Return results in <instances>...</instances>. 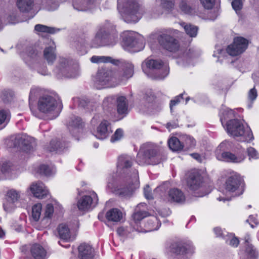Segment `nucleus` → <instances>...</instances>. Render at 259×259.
<instances>
[{"mask_svg": "<svg viewBox=\"0 0 259 259\" xmlns=\"http://www.w3.org/2000/svg\"><path fill=\"white\" fill-rule=\"evenodd\" d=\"M136 161L139 165H155L161 162V158L155 146L146 143L141 146L137 154Z\"/></svg>", "mask_w": 259, "mask_h": 259, "instance_id": "nucleus-1", "label": "nucleus"}, {"mask_svg": "<svg viewBox=\"0 0 259 259\" xmlns=\"http://www.w3.org/2000/svg\"><path fill=\"white\" fill-rule=\"evenodd\" d=\"M118 8H122V16L128 23L137 22L142 17V12L136 0H118Z\"/></svg>", "mask_w": 259, "mask_h": 259, "instance_id": "nucleus-2", "label": "nucleus"}, {"mask_svg": "<svg viewBox=\"0 0 259 259\" xmlns=\"http://www.w3.org/2000/svg\"><path fill=\"white\" fill-rule=\"evenodd\" d=\"M226 130L229 134L240 142H248L253 139L250 128L248 127L245 128L238 119L229 120L227 123Z\"/></svg>", "mask_w": 259, "mask_h": 259, "instance_id": "nucleus-3", "label": "nucleus"}, {"mask_svg": "<svg viewBox=\"0 0 259 259\" xmlns=\"http://www.w3.org/2000/svg\"><path fill=\"white\" fill-rule=\"evenodd\" d=\"M131 178H124V185L115 187L112 192L116 195L121 197H130L135 189L139 187V172L137 169L133 170Z\"/></svg>", "mask_w": 259, "mask_h": 259, "instance_id": "nucleus-4", "label": "nucleus"}, {"mask_svg": "<svg viewBox=\"0 0 259 259\" xmlns=\"http://www.w3.org/2000/svg\"><path fill=\"white\" fill-rule=\"evenodd\" d=\"M58 102L56 99L52 96L45 95L40 97L37 101V109L40 112L53 115L56 117L58 115L56 109Z\"/></svg>", "mask_w": 259, "mask_h": 259, "instance_id": "nucleus-5", "label": "nucleus"}, {"mask_svg": "<svg viewBox=\"0 0 259 259\" xmlns=\"http://www.w3.org/2000/svg\"><path fill=\"white\" fill-rule=\"evenodd\" d=\"M119 73L109 67L99 68L96 77V82L102 86L105 85L109 82L117 84V75Z\"/></svg>", "mask_w": 259, "mask_h": 259, "instance_id": "nucleus-6", "label": "nucleus"}, {"mask_svg": "<svg viewBox=\"0 0 259 259\" xmlns=\"http://www.w3.org/2000/svg\"><path fill=\"white\" fill-rule=\"evenodd\" d=\"M133 160L132 157L127 155H121L118 158L117 168L119 172L124 176V178H131L133 170L132 168Z\"/></svg>", "mask_w": 259, "mask_h": 259, "instance_id": "nucleus-7", "label": "nucleus"}, {"mask_svg": "<svg viewBox=\"0 0 259 259\" xmlns=\"http://www.w3.org/2000/svg\"><path fill=\"white\" fill-rule=\"evenodd\" d=\"M248 41L242 37L234 38L233 44L229 45L227 49V53L231 56H236L242 53L247 48Z\"/></svg>", "mask_w": 259, "mask_h": 259, "instance_id": "nucleus-8", "label": "nucleus"}, {"mask_svg": "<svg viewBox=\"0 0 259 259\" xmlns=\"http://www.w3.org/2000/svg\"><path fill=\"white\" fill-rule=\"evenodd\" d=\"M158 40L160 45L169 52H176L179 49L178 40L168 34H162L159 35Z\"/></svg>", "mask_w": 259, "mask_h": 259, "instance_id": "nucleus-9", "label": "nucleus"}, {"mask_svg": "<svg viewBox=\"0 0 259 259\" xmlns=\"http://www.w3.org/2000/svg\"><path fill=\"white\" fill-rule=\"evenodd\" d=\"M35 145L34 139L27 136H18L14 139V146L19 147L25 152L30 151Z\"/></svg>", "mask_w": 259, "mask_h": 259, "instance_id": "nucleus-10", "label": "nucleus"}, {"mask_svg": "<svg viewBox=\"0 0 259 259\" xmlns=\"http://www.w3.org/2000/svg\"><path fill=\"white\" fill-rule=\"evenodd\" d=\"M122 45L125 49H134L135 52H138L143 48V44L131 33L124 34Z\"/></svg>", "mask_w": 259, "mask_h": 259, "instance_id": "nucleus-11", "label": "nucleus"}, {"mask_svg": "<svg viewBox=\"0 0 259 259\" xmlns=\"http://www.w3.org/2000/svg\"><path fill=\"white\" fill-rule=\"evenodd\" d=\"M203 183V177L197 170L192 171L187 179V185L190 189L193 191L198 190Z\"/></svg>", "mask_w": 259, "mask_h": 259, "instance_id": "nucleus-12", "label": "nucleus"}, {"mask_svg": "<svg viewBox=\"0 0 259 259\" xmlns=\"http://www.w3.org/2000/svg\"><path fill=\"white\" fill-rule=\"evenodd\" d=\"M84 123L80 117L73 116L68 123V128L70 133L75 136L82 132Z\"/></svg>", "mask_w": 259, "mask_h": 259, "instance_id": "nucleus-13", "label": "nucleus"}, {"mask_svg": "<svg viewBox=\"0 0 259 259\" xmlns=\"http://www.w3.org/2000/svg\"><path fill=\"white\" fill-rule=\"evenodd\" d=\"M241 182L242 179L240 176L234 173L227 179L225 183L226 190L229 192H235L238 189Z\"/></svg>", "mask_w": 259, "mask_h": 259, "instance_id": "nucleus-14", "label": "nucleus"}, {"mask_svg": "<svg viewBox=\"0 0 259 259\" xmlns=\"http://www.w3.org/2000/svg\"><path fill=\"white\" fill-rule=\"evenodd\" d=\"M145 64L146 67L149 69L158 70L159 72H162V74L158 75L156 76V78L158 79H163L167 74L168 71L166 69L162 68V63L160 61H157L155 60H146L143 64Z\"/></svg>", "mask_w": 259, "mask_h": 259, "instance_id": "nucleus-15", "label": "nucleus"}, {"mask_svg": "<svg viewBox=\"0 0 259 259\" xmlns=\"http://www.w3.org/2000/svg\"><path fill=\"white\" fill-rule=\"evenodd\" d=\"M186 244L182 242H174L171 243L167 248V252L169 254L176 255L183 254L187 253Z\"/></svg>", "mask_w": 259, "mask_h": 259, "instance_id": "nucleus-16", "label": "nucleus"}, {"mask_svg": "<svg viewBox=\"0 0 259 259\" xmlns=\"http://www.w3.org/2000/svg\"><path fill=\"white\" fill-rule=\"evenodd\" d=\"M93 195V197L89 195H84L78 200L77 206L79 210H88L93 204V199L96 197L97 198L96 200H98L97 194L94 192Z\"/></svg>", "mask_w": 259, "mask_h": 259, "instance_id": "nucleus-17", "label": "nucleus"}, {"mask_svg": "<svg viewBox=\"0 0 259 259\" xmlns=\"http://www.w3.org/2000/svg\"><path fill=\"white\" fill-rule=\"evenodd\" d=\"M122 67V72L117 71L119 73L117 75L118 84L131 77L134 74V66L131 63L125 62L123 64Z\"/></svg>", "mask_w": 259, "mask_h": 259, "instance_id": "nucleus-18", "label": "nucleus"}, {"mask_svg": "<svg viewBox=\"0 0 259 259\" xmlns=\"http://www.w3.org/2000/svg\"><path fill=\"white\" fill-rule=\"evenodd\" d=\"M78 257L80 259H93L94 257V250L89 244H81L78 248Z\"/></svg>", "mask_w": 259, "mask_h": 259, "instance_id": "nucleus-19", "label": "nucleus"}, {"mask_svg": "<svg viewBox=\"0 0 259 259\" xmlns=\"http://www.w3.org/2000/svg\"><path fill=\"white\" fill-rule=\"evenodd\" d=\"M29 251L33 259H45L47 256L46 250L39 244H32L30 247Z\"/></svg>", "mask_w": 259, "mask_h": 259, "instance_id": "nucleus-20", "label": "nucleus"}, {"mask_svg": "<svg viewBox=\"0 0 259 259\" xmlns=\"http://www.w3.org/2000/svg\"><path fill=\"white\" fill-rule=\"evenodd\" d=\"M30 190L34 197L42 199L48 194V191L41 182L33 184L30 187Z\"/></svg>", "mask_w": 259, "mask_h": 259, "instance_id": "nucleus-21", "label": "nucleus"}, {"mask_svg": "<svg viewBox=\"0 0 259 259\" xmlns=\"http://www.w3.org/2000/svg\"><path fill=\"white\" fill-rule=\"evenodd\" d=\"M245 158L244 155H236L230 152H224L221 155V159L228 162L240 163L243 161Z\"/></svg>", "mask_w": 259, "mask_h": 259, "instance_id": "nucleus-22", "label": "nucleus"}, {"mask_svg": "<svg viewBox=\"0 0 259 259\" xmlns=\"http://www.w3.org/2000/svg\"><path fill=\"white\" fill-rule=\"evenodd\" d=\"M185 197L182 191L177 188L171 189L168 191L167 201L169 202H183Z\"/></svg>", "mask_w": 259, "mask_h": 259, "instance_id": "nucleus-23", "label": "nucleus"}, {"mask_svg": "<svg viewBox=\"0 0 259 259\" xmlns=\"http://www.w3.org/2000/svg\"><path fill=\"white\" fill-rule=\"evenodd\" d=\"M116 108L118 114L125 115L128 112V103L125 97L120 96L116 97Z\"/></svg>", "mask_w": 259, "mask_h": 259, "instance_id": "nucleus-24", "label": "nucleus"}, {"mask_svg": "<svg viewBox=\"0 0 259 259\" xmlns=\"http://www.w3.org/2000/svg\"><path fill=\"white\" fill-rule=\"evenodd\" d=\"M110 129L109 123L107 120H103L98 127L96 136L99 139H104L107 136Z\"/></svg>", "mask_w": 259, "mask_h": 259, "instance_id": "nucleus-25", "label": "nucleus"}, {"mask_svg": "<svg viewBox=\"0 0 259 259\" xmlns=\"http://www.w3.org/2000/svg\"><path fill=\"white\" fill-rule=\"evenodd\" d=\"M106 218L109 221L118 222L122 219V213L118 208H112L106 212Z\"/></svg>", "mask_w": 259, "mask_h": 259, "instance_id": "nucleus-26", "label": "nucleus"}, {"mask_svg": "<svg viewBox=\"0 0 259 259\" xmlns=\"http://www.w3.org/2000/svg\"><path fill=\"white\" fill-rule=\"evenodd\" d=\"M58 235L63 241H68L70 239V232L68 227L65 224L59 225L57 228Z\"/></svg>", "mask_w": 259, "mask_h": 259, "instance_id": "nucleus-27", "label": "nucleus"}, {"mask_svg": "<svg viewBox=\"0 0 259 259\" xmlns=\"http://www.w3.org/2000/svg\"><path fill=\"white\" fill-rule=\"evenodd\" d=\"M33 3V0H17V5L20 11L27 12L32 9Z\"/></svg>", "mask_w": 259, "mask_h": 259, "instance_id": "nucleus-28", "label": "nucleus"}, {"mask_svg": "<svg viewBox=\"0 0 259 259\" xmlns=\"http://www.w3.org/2000/svg\"><path fill=\"white\" fill-rule=\"evenodd\" d=\"M65 146L66 144L64 142L62 143L61 141L55 139L51 141L50 146L48 149L50 152H61L65 149L66 147Z\"/></svg>", "mask_w": 259, "mask_h": 259, "instance_id": "nucleus-29", "label": "nucleus"}, {"mask_svg": "<svg viewBox=\"0 0 259 259\" xmlns=\"http://www.w3.org/2000/svg\"><path fill=\"white\" fill-rule=\"evenodd\" d=\"M56 48L54 46L48 47L44 50V56L48 63H52L56 59Z\"/></svg>", "mask_w": 259, "mask_h": 259, "instance_id": "nucleus-30", "label": "nucleus"}, {"mask_svg": "<svg viewBox=\"0 0 259 259\" xmlns=\"http://www.w3.org/2000/svg\"><path fill=\"white\" fill-rule=\"evenodd\" d=\"M245 251L242 256V259H256L257 254L251 244H247Z\"/></svg>", "mask_w": 259, "mask_h": 259, "instance_id": "nucleus-31", "label": "nucleus"}, {"mask_svg": "<svg viewBox=\"0 0 259 259\" xmlns=\"http://www.w3.org/2000/svg\"><path fill=\"white\" fill-rule=\"evenodd\" d=\"M168 146L173 151H178L182 150L184 145L177 137H172L168 140Z\"/></svg>", "mask_w": 259, "mask_h": 259, "instance_id": "nucleus-32", "label": "nucleus"}, {"mask_svg": "<svg viewBox=\"0 0 259 259\" xmlns=\"http://www.w3.org/2000/svg\"><path fill=\"white\" fill-rule=\"evenodd\" d=\"M181 25L184 27L186 33L190 37H195L197 34L198 27L191 24H186L183 22Z\"/></svg>", "mask_w": 259, "mask_h": 259, "instance_id": "nucleus-33", "label": "nucleus"}, {"mask_svg": "<svg viewBox=\"0 0 259 259\" xmlns=\"http://www.w3.org/2000/svg\"><path fill=\"white\" fill-rule=\"evenodd\" d=\"M42 209V205L40 203H37L32 206V218L33 220L37 222L40 217Z\"/></svg>", "mask_w": 259, "mask_h": 259, "instance_id": "nucleus-34", "label": "nucleus"}, {"mask_svg": "<svg viewBox=\"0 0 259 259\" xmlns=\"http://www.w3.org/2000/svg\"><path fill=\"white\" fill-rule=\"evenodd\" d=\"M68 61L67 59H63L61 61V66L62 67V69H61L60 71L61 73L66 77L68 78H72L75 77L77 75V73H67V71L70 70V68H66V64H68Z\"/></svg>", "mask_w": 259, "mask_h": 259, "instance_id": "nucleus-35", "label": "nucleus"}, {"mask_svg": "<svg viewBox=\"0 0 259 259\" xmlns=\"http://www.w3.org/2000/svg\"><path fill=\"white\" fill-rule=\"evenodd\" d=\"M116 97L114 96H110L104 99L103 102V107L105 109H109L114 105Z\"/></svg>", "mask_w": 259, "mask_h": 259, "instance_id": "nucleus-36", "label": "nucleus"}, {"mask_svg": "<svg viewBox=\"0 0 259 259\" xmlns=\"http://www.w3.org/2000/svg\"><path fill=\"white\" fill-rule=\"evenodd\" d=\"M91 61L95 63L112 62L113 64H116L112 61V58L110 57L94 56L91 58Z\"/></svg>", "mask_w": 259, "mask_h": 259, "instance_id": "nucleus-37", "label": "nucleus"}, {"mask_svg": "<svg viewBox=\"0 0 259 259\" xmlns=\"http://www.w3.org/2000/svg\"><path fill=\"white\" fill-rule=\"evenodd\" d=\"M109 37L108 34L104 29L99 30L97 33L95 39L101 44L106 43V39Z\"/></svg>", "mask_w": 259, "mask_h": 259, "instance_id": "nucleus-38", "label": "nucleus"}, {"mask_svg": "<svg viewBox=\"0 0 259 259\" xmlns=\"http://www.w3.org/2000/svg\"><path fill=\"white\" fill-rule=\"evenodd\" d=\"M42 4L50 11L56 10L59 6L57 0H42Z\"/></svg>", "mask_w": 259, "mask_h": 259, "instance_id": "nucleus-39", "label": "nucleus"}, {"mask_svg": "<svg viewBox=\"0 0 259 259\" xmlns=\"http://www.w3.org/2000/svg\"><path fill=\"white\" fill-rule=\"evenodd\" d=\"M35 30L38 32L54 33L56 32V29L54 27H48L41 24H37L35 26Z\"/></svg>", "mask_w": 259, "mask_h": 259, "instance_id": "nucleus-40", "label": "nucleus"}, {"mask_svg": "<svg viewBox=\"0 0 259 259\" xmlns=\"http://www.w3.org/2000/svg\"><path fill=\"white\" fill-rule=\"evenodd\" d=\"M20 196L19 192L14 189L10 190L7 192L8 201H11L13 203L18 201Z\"/></svg>", "mask_w": 259, "mask_h": 259, "instance_id": "nucleus-41", "label": "nucleus"}, {"mask_svg": "<svg viewBox=\"0 0 259 259\" xmlns=\"http://www.w3.org/2000/svg\"><path fill=\"white\" fill-rule=\"evenodd\" d=\"M54 213V207L51 204H48L46 205L45 211V215L43 218L42 221H45L48 219H50L53 214Z\"/></svg>", "mask_w": 259, "mask_h": 259, "instance_id": "nucleus-42", "label": "nucleus"}, {"mask_svg": "<svg viewBox=\"0 0 259 259\" xmlns=\"http://www.w3.org/2000/svg\"><path fill=\"white\" fill-rule=\"evenodd\" d=\"M184 141L182 142V144L184 145V147L186 148H190L194 147L195 145V140L191 137L189 136H186L184 137Z\"/></svg>", "mask_w": 259, "mask_h": 259, "instance_id": "nucleus-43", "label": "nucleus"}, {"mask_svg": "<svg viewBox=\"0 0 259 259\" xmlns=\"http://www.w3.org/2000/svg\"><path fill=\"white\" fill-rule=\"evenodd\" d=\"M179 7L181 10L185 14L191 13L192 8L185 0H182L180 2Z\"/></svg>", "mask_w": 259, "mask_h": 259, "instance_id": "nucleus-44", "label": "nucleus"}, {"mask_svg": "<svg viewBox=\"0 0 259 259\" xmlns=\"http://www.w3.org/2000/svg\"><path fill=\"white\" fill-rule=\"evenodd\" d=\"M231 4L233 9L237 13L242 9L243 2V0H233Z\"/></svg>", "mask_w": 259, "mask_h": 259, "instance_id": "nucleus-45", "label": "nucleus"}, {"mask_svg": "<svg viewBox=\"0 0 259 259\" xmlns=\"http://www.w3.org/2000/svg\"><path fill=\"white\" fill-rule=\"evenodd\" d=\"M40 56L41 53L33 48L31 49L28 52V56L34 61H37Z\"/></svg>", "mask_w": 259, "mask_h": 259, "instance_id": "nucleus-46", "label": "nucleus"}, {"mask_svg": "<svg viewBox=\"0 0 259 259\" xmlns=\"http://www.w3.org/2000/svg\"><path fill=\"white\" fill-rule=\"evenodd\" d=\"M174 0H161V5L163 8L169 10L174 7Z\"/></svg>", "mask_w": 259, "mask_h": 259, "instance_id": "nucleus-47", "label": "nucleus"}, {"mask_svg": "<svg viewBox=\"0 0 259 259\" xmlns=\"http://www.w3.org/2000/svg\"><path fill=\"white\" fill-rule=\"evenodd\" d=\"M201 4L206 9H211L215 4V0H200Z\"/></svg>", "mask_w": 259, "mask_h": 259, "instance_id": "nucleus-48", "label": "nucleus"}, {"mask_svg": "<svg viewBox=\"0 0 259 259\" xmlns=\"http://www.w3.org/2000/svg\"><path fill=\"white\" fill-rule=\"evenodd\" d=\"M247 155L249 159H256L258 158V153L257 151L253 147H249L247 149Z\"/></svg>", "mask_w": 259, "mask_h": 259, "instance_id": "nucleus-49", "label": "nucleus"}, {"mask_svg": "<svg viewBox=\"0 0 259 259\" xmlns=\"http://www.w3.org/2000/svg\"><path fill=\"white\" fill-rule=\"evenodd\" d=\"M39 171L40 174L46 176L51 175L52 172L49 166L44 164L40 166Z\"/></svg>", "mask_w": 259, "mask_h": 259, "instance_id": "nucleus-50", "label": "nucleus"}, {"mask_svg": "<svg viewBox=\"0 0 259 259\" xmlns=\"http://www.w3.org/2000/svg\"><path fill=\"white\" fill-rule=\"evenodd\" d=\"M146 217V212L145 211H137L135 212L133 217L135 221H140Z\"/></svg>", "mask_w": 259, "mask_h": 259, "instance_id": "nucleus-51", "label": "nucleus"}, {"mask_svg": "<svg viewBox=\"0 0 259 259\" xmlns=\"http://www.w3.org/2000/svg\"><path fill=\"white\" fill-rule=\"evenodd\" d=\"M96 4V0H88L87 1V7L86 8H81L79 9L78 8H76L75 5H73L74 9L77 10L78 11H86L88 9H92L94 6H95Z\"/></svg>", "mask_w": 259, "mask_h": 259, "instance_id": "nucleus-52", "label": "nucleus"}, {"mask_svg": "<svg viewBox=\"0 0 259 259\" xmlns=\"http://www.w3.org/2000/svg\"><path fill=\"white\" fill-rule=\"evenodd\" d=\"M257 96V91L254 87L249 91L248 93V99L250 101L253 102L256 99Z\"/></svg>", "mask_w": 259, "mask_h": 259, "instance_id": "nucleus-53", "label": "nucleus"}, {"mask_svg": "<svg viewBox=\"0 0 259 259\" xmlns=\"http://www.w3.org/2000/svg\"><path fill=\"white\" fill-rule=\"evenodd\" d=\"M123 135V131L121 129H117L115 132L114 134L112 136L111 139V141L113 142L119 140L121 139Z\"/></svg>", "mask_w": 259, "mask_h": 259, "instance_id": "nucleus-54", "label": "nucleus"}, {"mask_svg": "<svg viewBox=\"0 0 259 259\" xmlns=\"http://www.w3.org/2000/svg\"><path fill=\"white\" fill-rule=\"evenodd\" d=\"M116 231L119 236L122 237L127 236L130 233V231L127 230V228L123 227L118 228Z\"/></svg>", "mask_w": 259, "mask_h": 259, "instance_id": "nucleus-55", "label": "nucleus"}, {"mask_svg": "<svg viewBox=\"0 0 259 259\" xmlns=\"http://www.w3.org/2000/svg\"><path fill=\"white\" fill-rule=\"evenodd\" d=\"M144 195L146 199L150 200L153 199L152 195L151 193V190L149 185H146L144 188Z\"/></svg>", "mask_w": 259, "mask_h": 259, "instance_id": "nucleus-56", "label": "nucleus"}, {"mask_svg": "<svg viewBox=\"0 0 259 259\" xmlns=\"http://www.w3.org/2000/svg\"><path fill=\"white\" fill-rule=\"evenodd\" d=\"M183 94H181L179 96H177L175 98L170 101V108L171 111H172V107L176 104H178L180 102V99L183 98Z\"/></svg>", "mask_w": 259, "mask_h": 259, "instance_id": "nucleus-57", "label": "nucleus"}, {"mask_svg": "<svg viewBox=\"0 0 259 259\" xmlns=\"http://www.w3.org/2000/svg\"><path fill=\"white\" fill-rule=\"evenodd\" d=\"M8 117L7 113L3 110L0 111V125L5 122Z\"/></svg>", "mask_w": 259, "mask_h": 259, "instance_id": "nucleus-58", "label": "nucleus"}, {"mask_svg": "<svg viewBox=\"0 0 259 259\" xmlns=\"http://www.w3.org/2000/svg\"><path fill=\"white\" fill-rule=\"evenodd\" d=\"M179 126L178 121H174L172 122H169L166 123V127L168 130H170L171 128H175Z\"/></svg>", "mask_w": 259, "mask_h": 259, "instance_id": "nucleus-59", "label": "nucleus"}, {"mask_svg": "<svg viewBox=\"0 0 259 259\" xmlns=\"http://www.w3.org/2000/svg\"><path fill=\"white\" fill-rule=\"evenodd\" d=\"M11 166L10 162L4 163L2 167V171L4 173L9 171L11 169Z\"/></svg>", "mask_w": 259, "mask_h": 259, "instance_id": "nucleus-60", "label": "nucleus"}, {"mask_svg": "<svg viewBox=\"0 0 259 259\" xmlns=\"http://www.w3.org/2000/svg\"><path fill=\"white\" fill-rule=\"evenodd\" d=\"M239 241L236 237H232L229 240V244L234 247H237L239 244Z\"/></svg>", "mask_w": 259, "mask_h": 259, "instance_id": "nucleus-61", "label": "nucleus"}, {"mask_svg": "<svg viewBox=\"0 0 259 259\" xmlns=\"http://www.w3.org/2000/svg\"><path fill=\"white\" fill-rule=\"evenodd\" d=\"M213 231L217 236V237H223V233L222 229L219 227L214 228Z\"/></svg>", "mask_w": 259, "mask_h": 259, "instance_id": "nucleus-62", "label": "nucleus"}, {"mask_svg": "<svg viewBox=\"0 0 259 259\" xmlns=\"http://www.w3.org/2000/svg\"><path fill=\"white\" fill-rule=\"evenodd\" d=\"M191 156L193 158L195 159L196 160L199 161V162H201L202 161V158L201 156L198 153H192V154H191Z\"/></svg>", "mask_w": 259, "mask_h": 259, "instance_id": "nucleus-63", "label": "nucleus"}, {"mask_svg": "<svg viewBox=\"0 0 259 259\" xmlns=\"http://www.w3.org/2000/svg\"><path fill=\"white\" fill-rule=\"evenodd\" d=\"M34 93L35 91L34 90H31L29 94V100L33 98L34 97Z\"/></svg>", "mask_w": 259, "mask_h": 259, "instance_id": "nucleus-64", "label": "nucleus"}]
</instances>
